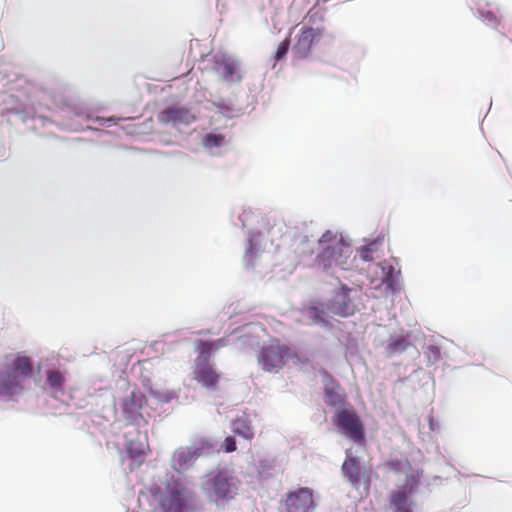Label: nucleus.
I'll return each instance as SVG.
<instances>
[{"label":"nucleus","mask_w":512,"mask_h":512,"mask_svg":"<svg viewBox=\"0 0 512 512\" xmlns=\"http://www.w3.org/2000/svg\"><path fill=\"white\" fill-rule=\"evenodd\" d=\"M221 448L226 453H231L236 450V440L233 436H228L225 438L224 442L221 445Z\"/></svg>","instance_id":"33"},{"label":"nucleus","mask_w":512,"mask_h":512,"mask_svg":"<svg viewBox=\"0 0 512 512\" xmlns=\"http://www.w3.org/2000/svg\"><path fill=\"white\" fill-rule=\"evenodd\" d=\"M373 252V249L369 246H364L361 248L360 250V258L365 261V262H368L370 260H372V257H371V254Z\"/></svg>","instance_id":"34"},{"label":"nucleus","mask_w":512,"mask_h":512,"mask_svg":"<svg viewBox=\"0 0 512 512\" xmlns=\"http://www.w3.org/2000/svg\"><path fill=\"white\" fill-rule=\"evenodd\" d=\"M382 271V284L388 293L395 295L401 291V270L392 263L384 261L379 264Z\"/></svg>","instance_id":"19"},{"label":"nucleus","mask_w":512,"mask_h":512,"mask_svg":"<svg viewBox=\"0 0 512 512\" xmlns=\"http://www.w3.org/2000/svg\"><path fill=\"white\" fill-rule=\"evenodd\" d=\"M287 355L285 346L269 344L263 346L258 356V363L264 371L273 372L284 365V358Z\"/></svg>","instance_id":"10"},{"label":"nucleus","mask_w":512,"mask_h":512,"mask_svg":"<svg viewBox=\"0 0 512 512\" xmlns=\"http://www.w3.org/2000/svg\"><path fill=\"white\" fill-rule=\"evenodd\" d=\"M324 402L327 406L334 408L335 413L345 410L351 406L346 400V394L339 383L326 371L323 372Z\"/></svg>","instance_id":"9"},{"label":"nucleus","mask_w":512,"mask_h":512,"mask_svg":"<svg viewBox=\"0 0 512 512\" xmlns=\"http://www.w3.org/2000/svg\"><path fill=\"white\" fill-rule=\"evenodd\" d=\"M195 492L179 480L166 484V495L161 500L164 512H190L195 502Z\"/></svg>","instance_id":"3"},{"label":"nucleus","mask_w":512,"mask_h":512,"mask_svg":"<svg viewBox=\"0 0 512 512\" xmlns=\"http://www.w3.org/2000/svg\"><path fill=\"white\" fill-rule=\"evenodd\" d=\"M231 428L234 434L247 440H251L254 437L253 428L246 417H239L233 420Z\"/></svg>","instance_id":"25"},{"label":"nucleus","mask_w":512,"mask_h":512,"mask_svg":"<svg viewBox=\"0 0 512 512\" xmlns=\"http://www.w3.org/2000/svg\"><path fill=\"white\" fill-rule=\"evenodd\" d=\"M202 143L206 149L212 150L214 148L222 147L226 143V139L221 133L209 132L204 135Z\"/></svg>","instance_id":"28"},{"label":"nucleus","mask_w":512,"mask_h":512,"mask_svg":"<svg viewBox=\"0 0 512 512\" xmlns=\"http://www.w3.org/2000/svg\"><path fill=\"white\" fill-rule=\"evenodd\" d=\"M94 121L102 126H111L112 123H114L115 119L113 117H109V118L97 117L94 119Z\"/></svg>","instance_id":"36"},{"label":"nucleus","mask_w":512,"mask_h":512,"mask_svg":"<svg viewBox=\"0 0 512 512\" xmlns=\"http://www.w3.org/2000/svg\"><path fill=\"white\" fill-rule=\"evenodd\" d=\"M332 421L338 431L354 443L360 444L365 440L363 423L352 406L337 411Z\"/></svg>","instance_id":"6"},{"label":"nucleus","mask_w":512,"mask_h":512,"mask_svg":"<svg viewBox=\"0 0 512 512\" xmlns=\"http://www.w3.org/2000/svg\"><path fill=\"white\" fill-rule=\"evenodd\" d=\"M146 403L144 394L139 390H133L122 402V415L126 421L133 425L145 422L141 409Z\"/></svg>","instance_id":"12"},{"label":"nucleus","mask_w":512,"mask_h":512,"mask_svg":"<svg viewBox=\"0 0 512 512\" xmlns=\"http://www.w3.org/2000/svg\"><path fill=\"white\" fill-rule=\"evenodd\" d=\"M429 427L432 431H435L436 430V427H439V424L437 422L434 421L433 418H429Z\"/></svg>","instance_id":"38"},{"label":"nucleus","mask_w":512,"mask_h":512,"mask_svg":"<svg viewBox=\"0 0 512 512\" xmlns=\"http://www.w3.org/2000/svg\"><path fill=\"white\" fill-rule=\"evenodd\" d=\"M304 315L314 325L321 326V327L329 326L328 315L322 305L313 304V305L309 306L305 310Z\"/></svg>","instance_id":"24"},{"label":"nucleus","mask_w":512,"mask_h":512,"mask_svg":"<svg viewBox=\"0 0 512 512\" xmlns=\"http://www.w3.org/2000/svg\"><path fill=\"white\" fill-rule=\"evenodd\" d=\"M215 107H217L219 113H221L224 117L231 118L233 117V108L230 103L221 99L213 103Z\"/></svg>","instance_id":"31"},{"label":"nucleus","mask_w":512,"mask_h":512,"mask_svg":"<svg viewBox=\"0 0 512 512\" xmlns=\"http://www.w3.org/2000/svg\"><path fill=\"white\" fill-rule=\"evenodd\" d=\"M315 507L312 490L307 487L291 493L286 500L287 512H313Z\"/></svg>","instance_id":"16"},{"label":"nucleus","mask_w":512,"mask_h":512,"mask_svg":"<svg viewBox=\"0 0 512 512\" xmlns=\"http://www.w3.org/2000/svg\"><path fill=\"white\" fill-rule=\"evenodd\" d=\"M275 468V460L274 459H261L259 461L258 473L261 478L266 479L271 476V471Z\"/></svg>","instance_id":"30"},{"label":"nucleus","mask_w":512,"mask_h":512,"mask_svg":"<svg viewBox=\"0 0 512 512\" xmlns=\"http://www.w3.org/2000/svg\"><path fill=\"white\" fill-rule=\"evenodd\" d=\"M217 451L215 443L208 439H201L191 446L177 448L171 459V467L178 473L190 470L200 456L210 455Z\"/></svg>","instance_id":"4"},{"label":"nucleus","mask_w":512,"mask_h":512,"mask_svg":"<svg viewBox=\"0 0 512 512\" xmlns=\"http://www.w3.org/2000/svg\"><path fill=\"white\" fill-rule=\"evenodd\" d=\"M194 374L195 379L206 388H213L219 381V374L204 355L196 358Z\"/></svg>","instance_id":"17"},{"label":"nucleus","mask_w":512,"mask_h":512,"mask_svg":"<svg viewBox=\"0 0 512 512\" xmlns=\"http://www.w3.org/2000/svg\"><path fill=\"white\" fill-rule=\"evenodd\" d=\"M203 489L216 503L230 500L237 494L238 480L228 471L219 470L209 476L203 484Z\"/></svg>","instance_id":"5"},{"label":"nucleus","mask_w":512,"mask_h":512,"mask_svg":"<svg viewBox=\"0 0 512 512\" xmlns=\"http://www.w3.org/2000/svg\"><path fill=\"white\" fill-rule=\"evenodd\" d=\"M227 345V340L225 338H220L214 341H201L199 344V356H206V358L210 359V353L213 351H217L222 347Z\"/></svg>","instance_id":"27"},{"label":"nucleus","mask_w":512,"mask_h":512,"mask_svg":"<svg viewBox=\"0 0 512 512\" xmlns=\"http://www.w3.org/2000/svg\"><path fill=\"white\" fill-rule=\"evenodd\" d=\"M411 346V343L405 337L391 338L386 347L389 357L401 354Z\"/></svg>","instance_id":"26"},{"label":"nucleus","mask_w":512,"mask_h":512,"mask_svg":"<svg viewBox=\"0 0 512 512\" xmlns=\"http://www.w3.org/2000/svg\"><path fill=\"white\" fill-rule=\"evenodd\" d=\"M443 339L446 340V341H449L450 343L453 344V340H447L446 338H443Z\"/></svg>","instance_id":"39"},{"label":"nucleus","mask_w":512,"mask_h":512,"mask_svg":"<svg viewBox=\"0 0 512 512\" xmlns=\"http://www.w3.org/2000/svg\"><path fill=\"white\" fill-rule=\"evenodd\" d=\"M353 291L352 288L345 284H341L330 300L328 309L335 315L341 317L352 316L356 311V305L353 303L350 297V293Z\"/></svg>","instance_id":"13"},{"label":"nucleus","mask_w":512,"mask_h":512,"mask_svg":"<svg viewBox=\"0 0 512 512\" xmlns=\"http://www.w3.org/2000/svg\"><path fill=\"white\" fill-rule=\"evenodd\" d=\"M309 242H310V241H309V239H308V237H307V236L303 237V240H302V243H301V244H302L304 247H303V249L301 250V253H303V254H311V253H313V250H312V249H311V250L306 249V246H308V245H309Z\"/></svg>","instance_id":"37"},{"label":"nucleus","mask_w":512,"mask_h":512,"mask_svg":"<svg viewBox=\"0 0 512 512\" xmlns=\"http://www.w3.org/2000/svg\"><path fill=\"white\" fill-rule=\"evenodd\" d=\"M320 252L317 254L316 263L324 272L330 273L333 267L341 270H349L354 258L352 246L342 234L338 235L327 230L319 239Z\"/></svg>","instance_id":"1"},{"label":"nucleus","mask_w":512,"mask_h":512,"mask_svg":"<svg viewBox=\"0 0 512 512\" xmlns=\"http://www.w3.org/2000/svg\"><path fill=\"white\" fill-rule=\"evenodd\" d=\"M289 47H290V40L289 39H285L283 40L277 47L275 53H274V60L275 61H281L283 60L288 51H289Z\"/></svg>","instance_id":"32"},{"label":"nucleus","mask_w":512,"mask_h":512,"mask_svg":"<svg viewBox=\"0 0 512 512\" xmlns=\"http://www.w3.org/2000/svg\"><path fill=\"white\" fill-rule=\"evenodd\" d=\"M419 472L408 474L405 482L390 493V506L393 512H413L414 501L411 498L420 485Z\"/></svg>","instance_id":"8"},{"label":"nucleus","mask_w":512,"mask_h":512,"mask_svg":"<svg viewBox=\"0 0 512 512\" xmlns=\"http://www.w3.org/2000/svg\"><path fill=\"white\" fill-rule=\"evenodd\" d=\"M341 471L343 476L353 487H357L361 481L360 459L352 456L348 451L342 464Z\"/></svg>","instance_id":"21"},{"label":"nucleus","mask_w":512,"mask_h":512,"mask_svg":"<svg viewBox=\"0 0 512 512\" xmlns=\"http://www.w3.org/2000/svg\"><path fill=\"white\" fill-rule=\"evenodd\" d=\"M34 365L29 356L17 354L0 367V400L12 401L23 395L24 381L33 376Z\"/></svg>","instance_id":"2"},{"label":"nucleus","mask_w":512,"mask_h":512,"mask_svg":"<svg viewBox=\"0 0 512 512\" xmlns=\"http://www.w3.org/2000/svg\"><path fill=\"white\" fill-rule=\"evenodd\" d=\"M147 448V438L145 435H141L140 433L135 439H128L126 442L127 455L137 464V466L143 462V456Z\"/></svg>","instance_id":"22"},{"label":"nucleus","mask_w":512,"mask_h":512,"mask_svg":"<svg viewBox=\"0 0 512 512\" xmlns=\"http://www.w3.org/2000/svg\"><path fill=\"white\" fill-rule=\"evenodd\" d=\"M263 239L264 234L259 231L248 232L247 246L243 256V263L246 269L255 268L262 257L264 253Z\"/></svg>","instance_id":"15"},{"label":"nucleus","mask_w":512,"mask_h":512,"mask_svg":"<svg viewBox=\"0 0 512 512\" xmlns=\"http://www.w3.org/2000/svg\"><path fill=\"white\" fill-rule=\"evenodd\" d=\"M323 30L321 28L304 27L293 46V53L297 58H305L309 55L314 41L320 39Z\"/></svg>","instance_id":"18"},{"label":"nucleus","mask_w":512,"mask_h":512,"mask_svg":"<svg viewBox=\"0 0 512 512\" xmlns=\"http://www.w3.org/2000/svg\"><path fill=\"white\" fill-rule=\"evenodd\" d=\"M423 355L427 366H432L438 363L444 356H447V349L440 344L426 343L423 346Z\"/></svg>","instance_id":"23"},{"label":"nucleus","mask_w":512,"mask_h":512,"mask_svg":"<svg viewBox=\"0 0 512 512\" xmlns=\"http://www.w3.org/2000/svg\"><path fill=\"white\" fill-rule=\"evenodd\" d=\"M67 371L49 368L44 371V379L40 375L34 377V383L41 391L57 401H63L67 395Z\"/></svg>","instance_id":"7"},{"label":"nucleus","mask_w":512,"mask_h":512,"mask_svg":"<svg viewBox=\"0 0 512 512\" xmlns=\"http://www.w3.org/2000/svg\"><path fill=\"white\" fill-rule=\"evenodd\" d=\"M488 6H490V3L484 0H475L470 6V9L485 25L497 29L500 25V20L492 10L487 9Z\"/></svg>","instance_id":"20"},{"label":"nucleus","mask_w":512,"mask_h":512,"mask_svg":"<svg viewBox=\"0 0 512 512\" xmlns=\"http://www.w3.org/2000/svg\"><path fill=\"white\" fill-rule=\"evenodd\" d=\"M215 72L226 83L232 85L240 83V63L232 56L225 54L215 56Z\"/></svg>","instance_id":"11"},{"label":"nucleus","mask_w":512,"mask_h":512,"mask_svg":"<svg viewBox=\"0 0 512 512\" xmlns=\"http://www.w3.org/2000/svg\"><path fill=\"white\" fill-rule=\"evenodd\" d=\"M149 393L155 400L162 404L170 403L179 397V393L176 390H158L150 388Z\"/></svg>","instance_id":"29"},{"label":"nucleus","mask_w":512,"mask_h":512,"mask_svg":"<svg viewBox=\"0 0 512 512\" xmlns=\"http://www.w3.org/2000/svg\"><path fill=\"white\" fill-rule=\"evenodd\" d=\"M195 119L196 117L190 109L177 105L169 106L158 114L159 122L176 128L188 126Z\"/></svg>","instance_id":"14"},{"label":"nucleus","mask_w":512,"mask_h":512,"mask_svg":"<svg viewBox=\"0 0 512 512\" xmlns=\"http://www.w3.org/2000/svg\"><path fill=\"white\" fill-rule=\"evenodd\" d=\"M251 215H252L251 209H243L242 213L239 214L238 220L241 223L242 227L246 226V223L248 222Z\"/></svg>","instance_id":"35"}]
</instances>
